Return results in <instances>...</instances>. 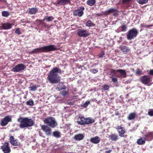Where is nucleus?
Listing matches in <instances>:
<instances>
[{
    "label": "nucleus",
    "instance_id": "nucleus-1",
    "mask_svg": "<svg viewBox=\"0 0 153 153\" xmlns=\"http://www.w3.org/2000/svg\"><path fill=\"white\" fill-rule=\"evenodd\" d=\"M64 71L57 67H55L50 71L48 74L47 79L50 82L51 84H56L60 81V77L59 74H61Z\"/></svg>",
    "mask_w": 153,
    "mask_h": 153
},
{
    "label": "nucleus",
    "instance_id": "nucleus-2",
    "mask_svg": "<svg viewBox=\"0 0 153 153\" xmlns=\"http://www.w3.org/2000/svg\"><path fill=\"white\" fill-rule=\"evenodd\" d=\"M56 46L54 45H51L41 47L39 48H36L32 51L30 52L29 53L30 54L33 53H39L48 52L53 51L57 50Z\"/></svg>",
    "mask_w": 153,
    "mask_h": 153
},
{
    "label": "nucleus",
    "instance_id": "nucleus-3",
    "mask_svg": "<svg viewBox=\"0 0 153 153\" xmlns=\"http://www.w3.org/2000/svg\"><path fill=\"white\" fill-rule=\"evenodd\" d=\"M44 122L51 127L54 128L57 126V123L55 118L48 117L44 120Z\"/></svg>",
    "mask_w": 153,
    "mask_h": 153
},
{
    "label": "nucleus",
    "instance_id": "nucleus-4",
    "mask_svg": "<svg viewBox=\"0 0 153 153\" xmlns=\"http://www.w3.org/2000/svg\"><path fill=\"white\" fill-rule=\"evenodd\" d=\"M138 33V30L135 28L129 30L127 35V39L129 40L133 39L136 37Z\"/></svg>",
    "mask_w": 153,
    "mask_h": 153
},
{
    "label": "nucleus",
    "instance_id": "nucleus-5",
    "mask_svg": "<svg viewBox=\"0 0 153 153\" xmlns=\"http://www.w3.org/2000/svg\"><path fill=\"white\" fill-rule=\"evenodd\" d=\"M26 68V66L23 64L20 63L16 65L12 70L14 72H22Z\"/></svg>",
    "mask_w": 153,
    "mask_h": 153
},
{
    "label": "nucleus",
    "instance_id": "nucleus-6",
    "mask_svg": "<svg viewBox=\"0 0 153 153\" xmlns=\"http://www.w3.org/2000/svg\"><path fill=\"white\" fill-rule=\"evenodd\" d=\"M77 34L80 37H86L89 35V32L87 30L80 29H79L77 30Z\"/></svg>",
    "mask_w": 153,
    "mask_h": 153
},
{
    "label": "nucleus",
    "instance_id": "nucleus-7",
    "mask_svg": "<svg viewBox=\"0 0 153 153\" xmlns=\"http://www.w3.org/2000/svg\"><path fill=\"white\" fill-rule=\"evenodd\" d=\"M17 121L19 122H20L19 124V127L22 128L27 127V117H24L22 118L20 117L18 119Z\"/></svg>",
    "mask_w": 153,
    "mask_h": 153
},
{
    "label": "nucleus",
    "instance_id": "nucleus-8",
    "mask_svg": "<svg viewBox=\"0 0 153 153\" xmlns=\"http://www.w3.org/2000/svg\"><path fill=\"white\" fill-rule=\"evenodd\" d=\"M84 9L85 8L83 7H81L79 9L75 10L74 11L73 15L79 17L82 16L84 14L83 11Z\"/></svg>",
    "mask_w": 153,
    "mask_h": 153
},
{
    "label": "nucleus",
    "instance_id": "nucleus-9",
    "mask_svg": "<svg viewBox=\"0 0 153 153\" xmlns=\"http://www.w3.org/2000/svg\"><path fill=\"white\" fill-rule=\"evenodd\" d=\"M119 11L115 8H111L106 11L105 14L108 15L110 13H112L113 15L115 17L117 16L118 14Z\"/></svg>",
    "mask_w": 153,
    "mask_h": 153
},
{
    "label": "nucleus",
    "instance_id": "nucleus-10",
    "mask_svg": "<svg viewBox=\"0 0 153 153\" xmlns=\"http://www.w3.org/2000/svg\"><path fill=\"white\" fill-rule=\"evenodd\" d=\"M152 79L148 75H144L141 78L142 83L145 85L148 84L152 80Z\"/></svg>",
    "mask_w": 153,
    "mask_h": 153
},
{
    "label": "nucleus",
    "instance_id": "nucleus-11",
    "mask_svg": "<svg viewBox=\"0 0 153 153\" xmlns=\"http://www.w3.org/2000/svg\"><path fill=\"white\" fill-rule=\"evenodd\" d=\"M12 25L8 22L6 23H1L0 25V30H8L11 29L12 26Z\"/></svg>",
    "mask_w": 153,
    "mask_h": 153
},
{
    "label": "nucleus",
    "instance_id": "nucleus-12",
    "mask_svg": "<svg viewBox=\"0 0 153 153\" xmlns=\"http://www.w3.org/2000/svg\"><path fill=\"white\" fill-rule=\"evenodd\" d=\"M1 148L4 153H10V152L11 150L8 143H5L1 146Z\"/></svg>",
    "mask_w": 153,
    "mask_h": 153
},
{
    "label": "nucleus",
    "instance_id": "nucleus-13",
    "mask_svg": "<svg viewBox=\"0 0 153 153\" xmlns=\"http://www.w3.org/2000/svg\"><path fill=\"white\" fill-rule=\"evenodd\" d=\"M50 27L49 25L43 22H41L39 26V28L42 31H48Z\"/></svg>",
    "mask_w": 153,
    "mask_h": 153
},
{
    "label": "nucleus",
    "instance_id": "nucleus-14",
    "mask_svg": "<svg viewBox=\"0 0 153 153\" xmlns=\"http://www.w3.org/2000/svg\"><path fill=\"white\" fill-rule=\"evenodd\" d=\"M71 3L70 0H58L56 2L54 3V4L56 6L65 5Z\"/></svg>",
    "mask_w": 153,
    "mask_h": 153
},
{
    "label": "nucleus",
    "instance_id": "nucleus-15",
    "mask_svg": "<svg viewBox=\"0 0 153 153\" xmlns=\"http://www.w3.org/2000/svg\"><path fill=\"white\" fill-rule=\"evenodd\" d=\"M126 76V73L125 70L117 69V77L120 78H124Z\"/></svg>",
    "mask_w": 153,
    "mask_h": 153
},
{
    "label": "nucleus",
    "instance_id": "nucleus-16",
    "mask_svg": "<svg viewBox=\"0 0 153 153\" xmlns=\"http://www.w3.org/2000/svg\"><path fill=\"white\" fill-rule=\"evenodd\" d=\"M11 118L9 116H7L4 117V118L1 121V123L2 126H5L9 122L11 121Z\"/></svg>",
    "mask_w": 153,
    "mask_h": 153
},
{
    "label": "nucleus",
    "instance_id": "nucleus-17",
    "mask_svg": "<svg viewBox=\"0 0 153 153\" xmlns=\"http://www.w3.org/2000/svg\"><path fill=\"white\" fill-rule=\"evenodd\" d=\"M42 129L45 131L46 134L48 136H50L51 134V129L49 128L47 126L42 125Z\"/></svg>",
    "mask_w": 153,
    "mask_h": 153
},
{
    "label": "nucleus",
    "instance_id": "nucleus-18",
    "mask_svg": "<svg viewBox=\"0 0 153 153\" xmlns=\"http://www.w3.org/2000/svg\"><path fill=\"white\" fill-rule=\"evenodd\" d=\"M116 129L118 131L119 136L121 137H124V134L126 131L125 128L121 126H119L117 127Z\"/></svg>",
    "mask_w": 153,
    "mask_h": 153
},
{
    "label": "nucleus",
    "instance_id": "nucleus-19",
    "mask_svg": "<svg viewBox=\"0 0 153 153\" xmlns=\"http://www.w3.org/2000/svg\"><path fill=\"white\" fill-rule=\"evenodd\" d=\"M10 141L11 144L13 146H18L20 144V143L19 142L18 140L13 136H11L10 137Z\"/></svg>",
    "mask_w": 153,
    "mask_h": 153
},
{
    "label": "nucleus",
    "instance_id": "nucleus-20",
    "mask_svg": "<svg viewBox=\"0 0 153 153\" xmlns=\"http://www.w3.org/2000/svg\"><path fill=\"white\" fill-rule=\"evenodd\" d=\"M100 138L98 136H96L91 138L90 139V141L92 143L97 144L100 142Z\"/></svg>",
    "mask_w": 153,
    "mask_h": 153
},
{
    "label": "nucleus",
    "instance_id": "nucleus-21",
    "mask_svg": "<svg viewBox=\"0 0 153 153\" xmlns=\"http://www.w3.org/2000/svg\"><path fill=\"white\" fill-rule=\"evenodd\" d=\"M85 119L83 117H79L77 121V123L81 125H85Z\"/></svg>",
    "mask_w": 153,
    "mask_h": 153
},
{
    "label": "nucleus",
    "instance_id": "nucleus-22",
    "mask_svg": "<svg viewBox=\"0 0 153 153\" xmlns=\"http://www.w3.org/2000/svg\"><path fill=\"white\" fill-rule=\"evenodd\" d=\"M144 137L145 138V140L150 141L153 139V133L150 132L145 135Z\"/></svg>",
    "mask_w": 153,
    "mask_h": 153
},
{
    "label": "nucleus",
    "instance_id": "nucleus-23",
    "mask_svg": "<svg viewBox=\"0 0 153 153\" xmlns=\"http://www.w3.org/2000/svg\"><path fill=\"white\" fill-rule=\"evenodd\" d=\"M117 70L111 69L109 72V75L111 77H117Z\"/></svg>",
    "mask_w": 153,
    "mask_h": 153
},
{
    "label": "nucleus",
    "instance_id": "nucleus-24",
    "mask_svg": "<svg viewBox=\"0 0 153 153\" xmlns=\"http://www.w3.org/2000/svg\"><path fill=\"white\" fill-rule=\"evenodd\" d=\"M84 136L83 134H78L75 135L74 138L76 140H82Z\"/></svg>",
    "mask_w": 153,
    "mask_h": 153
},
{
    "label": "nucleus",
    "instance_id": "nucleus-25",
    "mask_svg": "<svg viewBox=\"0 0 153 153\" xmlns=\"http://www.w3.org/2000/svg\"><path fill=\"white\" fill-rule=\"evenodd\" d=\"M108 137L110 140L113 141H116L118 139V137L117 135L113 134H111Z\"/></svg>",
    "mask_w": 153,
    "mask_h": 153
},
{
    "label": "nucleus",
    "instance_id": "nucleus-26",
    "mask_svg": "<svg viewBox=\"0 0 153 153\" xmlns=\"http://www.w3.org/2000/svg\"><path fill=\"white\" fill-rule=\"evenodd\" d=\"M120 48L125 53H127L130 50L129 48L126 46H120Z\"/></svg>",
    "mask_w": 153,
    "mask_h": 153
},
{
    "label": "nucleus",
    "instance_id": "nucleus-27",
    "mask_svg": "<svg viewBox=\"0 0 153 153\" xmlns=\"http://www.w3.org/2000/svg\"><path fill=\"white\" fill-rule=\"evenodd\" d=\"M137 116V114L135 113H132L130 114L128 117V120H132L134 119Z\"/></svg>",
    "mask_w": 153,
    "mask_h": 153
},
{
    "label": "nucleus",
    "instance_id": "nucleus-28",
    "mask_svg": "<svg viewBox=\"0 0 153 153\" xmlns=\"http://www.w3.org/2000/svg\"><path fill=\"white\" fill-rule=\"evenodd\" d=\"M145 138L144 137L138 139L137 141V144L139 145L144 144L145 142Z\"/></svg>",
    "mask_w": 153,
    "mask_h": 153
},
{
    "label": "nucleus",
    "instance_id": "nucleus-29",
    "mask_svg": "<svg viewBox=\"0 0 153 153\" xmlns=\"http://www.w3.org/2000/svg\"><path fill=\"white\" fill-rule=\"evenodd\" d=\"M27 127H31L34 124V121L31 119H29L27 117Z\"/></svg>",
    "mask_w": 153,
    "mask_h": 153
},
{
    "label": "nucleus",
    "instance_id": "nucleus-30",
    "mask_svg": "<svg viewBox=\"0 0 153 153\" xmlns=\"http://www.w3.org/2000/svg\"><path fill=\"white\" fill-rule=\"evenodd\" d=\"M38 11V10L37 8H32L29 10V13L31 14H34Z\"/></svg>",
    "mask_w": 153,
    "mask_h": 153
},
{
    "label": "nucleus",
    "instance_id": "nucleus-31",
    "mask_svg": "<svg viewBox=\"0 0 153 153\" xmlns=\"http://www.w3.org/2000/svg\"><path fill=\"white\" fill-rule=\"evenodd\" d=\"M94 122V120L91 118H88L85 119V124H88L93 123Z\"/></svg>",
    "mask_w": 153,
    "mask_h": 153
},
{
    "label": "nucleus",
    "instance_id": "nucleus-32",
    "mask_svg": "<svg viewBox=\"0 0 153 153\" xmlns=\"http://www.w3.org/2000/svg\"><path fill=\"white\" fill-rule=\"evenodd\" d=\"M85 25L86 26L88 27H92L94 25L93 22L91 20H88L86 22Z\"/></svg>",
    "mask_w": 153,
    "mask_h": 153
},
{
    "label": "nucleus",
    "instance_id": "nucleus-33",
    "mask_svg": "<svg viewBox=\"0 0 153 153\" xmlns=\"http://www.w3.org/2000/svg\"><path fill=\"white\" fill-rule=\"evenodd\" d=\"M87 4L88 5L90 6L94 5L96 3L95 0H88L87 1Z\"/></svg>",
    "mask_w": 153,
    "mask_h": 153
},
{
    "label": "nucleus",
    "instance_id": "nucleus-34",
    "mask_svg": "<svg viewBox=\"0 0 153 153\" xmlns=\"http://www.w3.org/2000/svg\"><path fill=\"white\" fill-rule=\"evenodd\" d=\"M44 19L46 20L47 22H51L53 19H54V18L53 16H45V17L44 18Z\"/></svg>",
    "mask_w": 153,
    "mask_h": 153
},
{
    "label": "nucleus",
    "instance_id": "nucleus-35",
    "mask_svg": "<svg viewBox=\"0 0 153 153\" xmlns=\"http://www.w3.org/2000/svg\"><path fill=\"white\" fill-rule=\"evenodd\" d=\"M1 14L4 17H7L10 15V13L9 12L7 11H2Z\"/></svg>",
    "mask_w": 153,
    "mask_h": 153
},
{
    "label": "nucleus",
    "instance_id": "nucleus-36",
    "mask_svg": "<svg viewBox=\"0 0 153 153\" xmlns=\"http://www.w3.org/2000/svg\"><path fill=\"white\" fill-rule=\"evenodd\" d=\"M53 134L54 137L57 138L60 137V133L58 131H54L53 133Z\"/></svg>",
    "mask_w": 153,
    "mask_h": 153
},
{
    "label": "nucleus",
    "instance_id": "nucleus-37",
    "mask_svg": "<svg viewBox=\"0 0 153 153\" xmlns=\"http://www.w3.org/2000/svg\"><path fill=\"white\" fill-rule=\"evenodd\" d=\"M26 104L27 105L32 106L33 105L34 101L32 99H31L26 102Z\"/></svg>",
    "mask_w": 153,
    "mask_h": 153
},
{
    "label": "nucleus",
    "instance_id": "nucleus-38",
    "mask_svg": "<svg viewBox=\"0 0 153 153\" xmlns=\"http://www.w3.org/2000/svg\"><path fill=\"white\" fill-rule=\"evenodd\" d=\"M66 89V87L64 85H62V87H60V85H57L56 89L59 91H62V90H65Z\"/></svg>",
    "mask_w": 153,
    "mask_h": 153
},
{
    "label": "nucleus",
    "instance_id": "nucleus-39",
    "mask_svg": "<svg viewBox=\"0 0 153 153\" xmlns=\"http://www.w3.org/2000/svg\"><path fill=\"white\" fill-rule=\"evenodd\" d=\"M37 88L36 86L35 85H33L32 86L30 85V86L29 87V90L31 91H36Z\"/></svg>",
    "mask_w": 153,
    "mask_h": 153
},
{
    "label": "nucleus",
    "instance_id": "nucleus-40",
    "mask_svg": "<svg viewBox=\"0 0 153 153\" xmlns=\"http://www.w3.org/2000/svg\"><path fill=\"white\" fill-rule=\"evenodd\" d=\"M90 104V102L89 100L86 101L82 105V106L84 108L87 107L88 105Z\"/></svg>",
    "mask_w": 153,
    "mask_h": 153
},
{
    "label": "nucleus",
    "instance_id": "nucleus-41",
    "mask_svg": "<svg viewBox=\"0 0 153 153\" xmlns=\"http://www.w3.org/2000/svg\"><path fill=\"white\" fill-rule=\"evenodd\" d=\"M148 0H137V1L140 4H143L146 3Z\"/></svg>",
    "mask_w": 153,
    "mask_h": 153
},
{
    "label": "nucleus",
    "instance_id": "nucleus-42",
    "mask_svg": "<svg viewBox=\"0 0 153 153\" xmlns=\"http://www.w3.org/2000/svg\"><path fill=\"white\" fill-rule=\"evenodd\" d=\"M127 26L126 25H123L121 27L122 31L125 32L126 31Z\"/></svg>",
    "mask_w": 153,
    "mask_h": 153
},
{
    "label": "nucleus",
    "instance_id": "nucleus-43",
    "mask_svg": "<svg viewBox=\"0 0 153 153\" xmlns=\"http://www.w3.org/2000/svg\"><path fill=\"white\" fill-rule=\"evenodd\" d=\"M148 114L151 116H153V109H149V110L148 112Z\"/></svg>",
    "mask_w": 153,
    "mask_h": 153
},
{
    "label": "nucleus",
    "instance_id": "nucleus-44",
    "mask_svg": "<svg viewBox=\"0 0 153 153\" xmlns=\"http://www.w3.org/2000/svg\"><path fill=\"white\" fill-rule=\"evenodd\" d=\"M98 71V69H93L90 71V72L93 74H96L97 73Z\"/></svg>",
    "mask_w": 153,
    "mask_h": 153
},
{
    "label": "nucleus",
    "instance_id": "nucleus-45",
    "mask_svg": "<svg viewBox=\"0 0 153 153\" xmlns=\"http://www.w3.org/2000/svg\"><path fill=\"white\" fill-rule=\"evenodd\" d=\"M110 77L112 78V81L114 83H116L117 82V79L116 77Z\"/></svg>",
    "mask_w": 153,
    "mask_h": 153
},
{
    "label": "nucleus",
    "instance_id": "nucleus-46",
    "mask_svg": "<svg viewBox=\"0 0 153 153\" xmlns=\"http://www.w3.org/2000/svg\"><path fill=\"white\" fill-rule=\"evenodd\" d=\"M15 33L18 35H19L21 34L20 29L19 28H17L16 29Z\"/></svg>",
    "mask_w": 153,
    "mask_h": 153
},
{
    "label": "nucleus",
    "instance_id": "nucleus-47",
    "mask_svg": "<svg viewBox=\"0 0 153 153\" xmlns=\"http://www.w3.org/2000/svg\"><path fill=\"white\" fill-rule=\"evenodd\" d=\"M68 93L67 91H62L60 93V94L64 97L66 96Z\"/></svg>",
    "mask_w": 153,
    "mask_h": 153
},
{
    "label": "nucleus",
    "instance_id": "nucleus-48",
    "mask_svg": "<svg viewBox=\"0 0 153 153\" xmlns=\"http://www.w3.org/2000/svg\"><path fill=\"white\" fill-rule=\"evenodd\" d=\"M102 87L104 90H108L109 88V87L107 85H103Z\"/></svg>",
    "mask_w": 153,
    "mask_h": 153
},
{
    "label": "nucleus",
    "instance_id": "nucleus-49",
    "mask_svg": "<svg viewBox=\"0 0 153 153\" xmlns=\"http://www.w3.org/2000/svg\"><path fill=\"white\" fill-rule=\"evenodd\" d=\"M153 25H146L145 24H143L142 25V26L143 27H144L149 28L150 27L152 26Z\"/></svg>",
    "mask_w": 153,
    "mask_h": 153
},
{
    "label": "nucleus",
    "instance_id": "nucleus-50",
    "mask_svg": "<svg viewBox=\"0 0 153 153\" xmlns=\"http://www.w3.org/2000/svg\"><path fill=\"white\" fill-rule=\"evenodd\" d=\"M131 0H123L122 2L124 4L127 3L130 1Z\"/></svg>",
    "mask_w": 153,
    "mask_h": 153
},
{
    "label": "nucleus",
    "instance_id": "nucleus-51",
    "mask_svg": "<svg viewBox=\"0 0 153 153\" xmlns=\"http://www.w3.org/2000/svg\"><path fill=\"white\" fill-rule=\"evenodd\" d=\"M104 55V52H102L101 53H100L99 55V56L100 58L102 57Z\"/></svg>",
    "mask_w": 153,
    "mask_h": 153
},
{
    "label": "nucleus",
    "instance_id": "nucleus-52",
    "mask_svg": "<svg viewBox=\"0 0 153 153\" xmlns=\"http://www.w3.org/2000/svg\"><path fill=\"white\" fill-rule=\"evenodd\" d=\"M141 73V71L138 69L136 71V74H140Z\"/></svg>",
    "mask_w": 153,
    "mask_h": 153
},
{
    "label": "nucleus",
    "instance_id": "nucleus-53",
    "mask_svg": "<svg viewBox=\"0 0 153 153\" xmlns=\"http://www.w3.org/2000/svg\"><path fill=\"white\" fill-rule=\"evenodd\" d=\"M149 74L150 75H153V69L150 70L149 72Z\"/></svg>",
    "mask_w": 153,
    "mask_h": 153
},
{
    "label": "nucleus",
    "instance_id": "nucleus-54",
    "mask_svg": "<svg viewBox=\"0 0 153 153\" xmlns=\"http://www.w3.org/2000/svg\"><path fill=\"white\" fill-rule=\"evenodd\" d=\"M112 151V150L109 149L108 151H105V153H110Z\"/></svg>",
    "mask_w": 153,
    "mask_h": 153
},
{
    "label": "nucleus",
    "instance_id": "nucleus-55",
    "mask_svg": "<svg viewBox=\"0 0 153 153\" xmlns=\"http://www.w3.org/2000/svg\"><path fill=\"white\" fill-rule=\"evenodd\" d=\"M39 135L41 137H45L43 136V134L40 132H39Z\"/></svg>",
    "mask_w": 153,
    "mask_h": 153
},
{
    "label": "nucleus",
    "instance_id": "nucleus-56",
    "mask_svg": "<svg viewBox=\"0 0 153 153\" xmlns=\"http://www.w3.org/2000/svg\"><path fill=\"white\" fill-rule=\"evenodd\" d=\"M91 100H92V101H95L96 102H97V101L96 100V99H92Z\"/></svg>",
    "mask_w": 153,
    "mask_h": 153
},
{
    "label": "nucleus",
    "instance_id": "nucleus-57",
    "mask_svg": "<svg viewBox=\"0 0 153 153\" xmlns=\"http://www.w3.org/2000/svg\"><path fill=\"white\" fill-rule=\"evenodd\" d=\"M115 114L117 116V115H119V113L118 112H117V113H115Z\"/></svg>",
    "mask_w": 153,
    "mask_h": 153
},
{
    "label": "nucleus",
    "instance_id": "nucleus-58",
    "mask_svg": "<svg viewBox=\"0 0 153 153\" xmlns=\"http://www.w3.org/2000/svg\"><path fill=\"white\" fill-rule=\"evenodd\" d=\"M105 118H104H104H102L103 120H105Z\"/></svg>",
    "mask_w": 153,
    "mask_h": 153
},
{
    "label": "nucleus",
    "instance_id": "nucleus-59",
    "mask_svg": "<svg viewBox=\"0 0 153 153\" xmlns=\"http://www.w3.org/2000/svg\"><path fill=\"white\" fill-rule=\"evenodd\" d=\"M40 30H41L40 29V30H39V33L40 32Z\"/></svg>",
    "mask_w": 153,
    "mask_h": 153
},
{
    "label": "nucleus",
    "instance_id": "nucleus-60",
    "mask_svg": "<svg viewBox=\"0 0 153 153\" xmlns=\"http://www.w3.org/2000/svg\"><path fill=\"white\" fill-rule=\"evenodd\" d=\"M107 149V148H105V149Z\"/></svg>",
    "mask_w": 153,
    "mask_h": 153
},
{
    "label": "nucleus",
    "instance_id": "nucleus-61",
    "mask_svg": "<svg viewBox=\"0 0 153 153\" xmlns=\"http://www.w3.org/2000/svg\"><path fill=\"white\" fill-rule=\"evenodd\" d=\"M2 0H0V1H1Z\"/></svg>",
    "mask_w": 153,
    "mask_h": 153
}]
</instances>
